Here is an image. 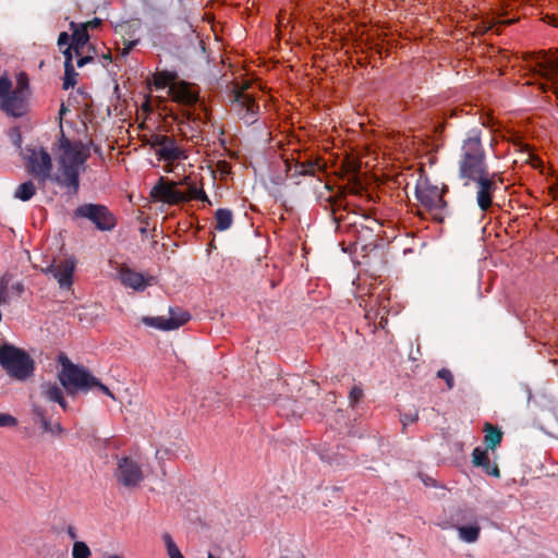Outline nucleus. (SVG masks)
Masks as SVG:
<instances>
[{
    "mask_svg": "<svg viewBox=\"0 0 558 558\" xmlns=\"http://www.w3.org/2000/svg\"><path fill=\"white\" fill-rule=\"evenodd\" d=\"M0 109L13 117H21L25 110V95L21 89H11L1 101Z\"/></svg>",
    "mask_w": 558,
    "mask_h": 558,
    "instance_id": "obj_18",
    "label": "nucleus"
},
{
    "mask_svg": "<svg viewBox=\"0 0 558 558\" xmlns=\"http://www.w3.org/2000/svg\"><path fill=\"white\" fill-rule=\"evenodd\" d=\"M104 59L107 60V61H110L111 57H110V54H104Z\"/></svg>",
    "mask_w": 558,
    "mask_h": 558,
    "instance_id": "obj_46",
    "label": "nucleus"
},
{
    "mask_svg": "<svg viewBox=\"0 0 558 558\" xmlns=\"http://www.w3.org/2000/svg\"><path fill=\"white\" fill-rule=\"evenodd\" d=\"M74 216L90 220L100 231H110L117 225L116 217L106 206L100 204L81 205L75 209Z\"/></svg>",
    "mask_w": 558,
    "mask_h": 558,
    "instance_id": "obj_8",
    "label": "nucleus"
},
{
    "mask_svg": "<svg viewBox=\"0 0 558 558\" xmlns=\"http://www.w3.org/2000/svg\"><path fill=\"white\" fill-rule=\"evenodd\" d=\"M92 551L86 543L82 541H76L73 544L72 548V558H89Z\"/></svg>",
    "mask_w": 558,
    "mask_h": 558,
    "instance_id": "obj_31",
    "label": "nucleus"
},
{
    "mask_svg": "<svg viewBox=\"0 0 558 558\" xmlns=\"http://www.w3.org/2000/svg\"><path fill=\"white\" fill-rule=\"evenodd\" d=\"M70 27L72 31V44L66 48H71V54L77 58V66L82 68L94 60V56L89 53L94 48L89 45V35L84 26L71 22Z\"/></svg>",
    "mask_w": 558,
    "mask_h": 558,
    "instance_id": "obj_11",
    "label": "nucleus"
},
{
    "mask_svg": "<svg viewBox=\"0 0 558 558\" xmlns=\"http://www.w3.org/2000/svg\"><path fill=\"white\" fill-rule=\"evenodd\" d=\"M362 396H363L362 389L360 387L354 386L350 390V395H349L350 402L352 404L357 403L360 401V399L362 398Z\"/></svg>",
    "mask_w": 558,
    "mask_h": 558,
    "instance_id": "obj_35",
    "label": "nucleus"
},
{
    "mask_svg": "<svg viewBox=\"0 0 558 558\" xmlns=\"http://www.w3.org/2000/svg\"><path fill=\"white\" fill-rule=\"evenodd\" d=\"M32 413L35 422L41 425L45 433L52 435H60L63 432L62 426L59 423L52 424L48 418L47 409L38 401H34L32 404Z\"/></svg>",
    "mask_w": 558,
    "mask_h": 558,
    "instance_id": "obj_19",
    "label": "nucleus"
},
{
    "mask_svg": "<svg viewBox=\"0 0 558 558\" xmlns=\"http://www.w3.org/2000/svg\"><path fill=\"white\" fill-rule=\"evenodd\" d=\"M28 86V80L27 76L24 73H21L17 77V86L15 89H21L23 92V95H25V90Z\"/></svg>",
    "mask_w": 558,
    "mask_h": 558,
    "instance_id": "obj_36",
    "label": "nucleus"
},
{
    "mask_svg": "<svg viewBox=\"0 0 558 558\" xmlns=\"http://www.w3.org/2000/svg\"><path fill=\"white\" fill-rule=\"evenodd\" d=\"M104 558H124V557L121 555H118V554H111V555L105 556Z\"/></svg>",
    "mask_w": 558,
    "mask_h": 558,
    "instance_id": "obj_45",
    "label": "nucleus"
},
{
    "mask_svg": "<svg viewBox=\"0 0 558 558\" xmlns=\"http://www.w3.org/2000/svg\"><path fill=\"white\" fill-rule=\"evenodd\" d=\"M280 558H288V557H287V556H282V557H280Z\"/></svg>",
    "mask_w": 558,
    "mask_h": 558,
    "instance_id": "obj_47",
    "label": "nucleus"
},
{
    "mask_svg": "<svg viewBox=\"0 0 558 558\" xmlns=\"http://www.w3.org/2000/svg\"><path fill=\"white\" fill-rule=\"evenodd\" d=\"M416 418H417V414L415 413L414 415H403L401 421H402L403 425H407V424L413 423L414 421H416Z\"/></svg>",
    "mask_w": 558,
    "mask_h": 558,
    "instance_id": "obj_40",
    "label": "nucleus"
},
{
    "mask_svg": "<svg viewBox=\"0 0 558 558\" xmlns=\"http://www.w3.org/2000/svg\"><path fill=\"white\" fill-rule=\"evenodd\" d=\"M58 173L53 180L61 186L76 193L80 186V174L85 171L86 161L90 157L87 145L81 141L69 140L63 132L58 141Z\"/></svg>",
    "mask_w": 558,
    "mask_h": 558,
    "instance_id": "obj_2",
    "label": "nucleus"
},
{
    "mask_svg": "<svg viewBox=\"0 0 558 558\" xmlns=\"http://www.w3.org/2000/svg\"><path fill=\"white\" fill-rule=\"evenodd\" d=\"M76 266V260L73 257L63 259H54L41 271L51 275L62 289H70L73 284V275Z\"/></svg>",
    "mask_w": 558,
    "mask_h": 558,
    "instance_id": "obj_13",
    "label": "nucleus"
},
{
    "mask_svg": "<svg viewBox=\"0 0 558 558\" xmlns=\"http://www.w3.org/2000/svg\"><path fill=\"white\" fill-rule=\"evenodd\" d=\"M472 462L475 466L482 468L487 475L500 477L499 468L490 461L487 449L476 447L472 452Z\"/></svg>",
    "mask_w": 558,
    "mask_h": 558,
    "instance_id": "obj_20",
    "label": "nucleus"
},
{
    "mask_svg": "<svg viewBox=\"0 0 558 558\" xmlns=\"http://www.w3.org/2000/svg\"><path fill=\"white\" fill-rule=\"evenodd\" d=\"M189 177L175 182L163 177L159 178L157 183L150 191V197L154 202H160L167 205H179L184 203L183 191L179 190V185L187 184Z\"/></svg>",
    "mask_w": 558,
    "mask_h": 558,
    "instance_id": "obj_7",
    "label": "nucleus"
},
{
    "mask_svg": "<svg viewBox=\"0 0 558 558\" xmlns=\"http://www.w3.org/2000/svg\"><path fill=\"white\" fill-rule=\"evenodd\" d=\"M41 395L46 401L57 402L63 396V391L57 384L49 383L41 386Z\"/></svg>",
    "mask_w": 558,
    "mask_h": 558,
    "instance_id": "obj_29",
    "label": "nucleus"
},
{
    "mask_svg": "<svg viewBox=\"0 0 558 558\" xmlns=\"http://www.w3.org/2000/svg\"><path fill=\"white\" fill-rule=\"evenodd\" d=\"M78 25L84 26L86 32H88V29L98 28L101 25V20L98 17H95L92 21H88L86 23H80Z\"/></svg>",
    "mask_w": 558,
    "mask_h": 558,
    "instance_id": "obj_37",
    "label": "nucleus"
},
{
    "mask_svg": "<svg viewBox=\"0 0 558 558\" xmlns=\"http://www.w3.org/2000/svg\"><path fill=\"white\" fill-rule=\"evenodd\" d=\"M190 319V314L186 312H182L179 315H175L171 312L169 317L157 316L149 317L145 316L142 318V322L149 327H154L160 330H174L184 325Z\"/></svg>",
    "mask_w": 558,
    "mask_h": 558,
    "instance_id": "obj_15",
    "label": "nucleus"
},
{
    "mask_svg": "<svg viewBox=\"0 0 558 558\" xmlns=\"http://www.w3.org/2000/svg\"><path fill=\"white\" fill-rule=\"evenodd\" d=\"M148 144L155 150L158 159L167 162V172L172 171L171 166L173 162L187 158L185 150L171 136L153 134L148 140Z\"/></svg>",
    "mask_w": 558,
    "mask_h": 558,
    "instance_id": "obj_6",
    "label": "nucleus"
},
{
    "mask_svg": "<svg viewBox=\"0 0 558 558\" xmlns=\"http://www.w3.org/2000/svg\"><path fill=\"white\" fill-rule=\"evenodd\" d=\"M169 558H184L179 547L169 534L162 536Z\"/></svg>",
    "mask_w": 558,
    "mask_h": 558,
    "instance_id": "obj_30",
    "label": "nucleus"
},
{
    "mask_svg": "<svg viewBox=\"0 0 558 558\" xmlns=\"http://www.w3.org/2000/svg\"><path fill=\"white\" fill-rule=\"evenodd\" d=\"M94 381L95 383H92L90 388H94V387L98 388L102 393H105L108 397H110L111 399L116 400L114 395L110 391V389L107 386L101 384L96 377H94Z\"/></svg>",
    "mask_w": 558,
    "mask_h": 558,
    "instance_id": "obj_34",
    "label": "nucleus"
},
{
    "mask_svg": "<svg viewBox=\"0 0 558 558\" xmlns=\"http://www.w3.org/2000/svg\"><path fill=\"white\" fill-rule=\"evenodd\" d=\"M66 111H68L66 107L62 104L61 108L59 110L60 118H62Z\"/></svg>",
    "mask_w": 558,
    "mask_h": 558,
    "instance_id": "obj_44",
    "label": "nucleus"
},
{
    "mask_svg": "<svg viewBox=\"0 0 558 558\" xmlns=\"http://www.w3.org/2000/svg\"><path fill=\"white\" fill-rule=\"evenodd\" d=\"M118 278L122 286L136 292L144 291L151 286L154 277L138 272L126 265H121L118 269Z\"/></svg>",
    "mask_w": 558,
    "mask_h": 558,
    "instance_id": "obj_14",
    "label": "nucleus"
},
{
    "mask_svg": "<svg viewBox=\"0 0 558 558\" xmlns=\"http://www.w3.org/2000/svg\"><path fill=\"white\" fill-rule=\"evenodd\" d=\"M485 444L487 445V448L495 450L496 447L501 442L502 440V433L500 429L494 427L492 424H486L485 428Z\"/></svg>",
    "mask_w": 558,
    "mask_h": 558,
    "instance_id": "obj_25",
    "label": "nucleus"
},
{
    "mask_svg": "<svg viewBox=\"0 0 558 558\" xmlns=\"http://www.w3.org/2000/svg\"><path fill=\"white\" fill-rule=\"evenodd\" d=\"M0 365L5 374L17 381H25L34 375L35 361L23 349L13 344H0Z\"/></svg>",
    "mask_w": 558,
    "mask_h": 558,
    "instance_id": "obj_3",
    "label": "nucleus"
},
{
    "mask_svg": "<svg viewBox=\"0 0 558 558\" xmlns=\"http://www.w3.org/2000/svg\"><path fill=\"white\" fill-rule=\"evenodd\" d=\"M169 95L174 101L184 106H194L198 101V92L193 85L183 81L171 84Z\"/></svg>",
    "mask_w": 558,
    "mask_h": 558,
    "instance_id": "obj_16",
    "label": "nucleus"
},
{
    "mask_svg": "<svg viewBox=\"0 0 558 558\" xmlns=\"http://www.w3.org/2000/svg\"><path fill=\"white\" fill-rule=\"evenodd\" d=\"M459 538L465 543H475L481 533V527L477 524L460 525L457 527Z\"/></svg>",
    "mask_w": 558,
    "mask_h": 558,
    "instance_id": "obj_26",
    "label": "nucleus"
},
{
    "mask_svg": "<svg viewBox=\"0 0 558 558\" xmlns=\"http://www.w3.org/2000/svg\"><path fill=\"white\" fill-rule=\"evenodd\" d=\"M135 45H136V41H131V43H129V44H128V46L123 48V50H122V54H123V56H126V54H128V53L133 49V47H134Z\"/></svg>",
    "mask_w": 558,
    "mask_h": 558,
    "instance_id": "obj_41",
    "label": "nucleus"
},
{
    "mask_svg": "<svg viewBox=\"0 0 558 558\" xmlns=\"http://www.w3.org/2000/svg\"><path fill=\"white\" fill-rule=\"evenodd\" d=\"M59 380L69 393L90 388L92 383H95L94 376L89 372L70 362L63 364Z\"/></svg>",
    "mask_w": 558,
    "mask_h": 558,
    "instance_id": "obj_9",
    "label": "nucleus"
},
{
    "mask_svg": "<svg viewBox=\"0 0 558 558\" xmlns=\"http://www.w3.org/2000/svg\"><path fill=\"white\" fill-rule=\"evenodd\" d=\"M177 74L170 71H161L154 75V85L156 88L170 87L171 84L177 83Z\"/></svg>",
    "mask_w": 558,
    "mask_h": 558,
    "instance_id": "obj_27",
    "label": "nucleus"
},
{
    "mask_svg": "<svg viewBox=\"0 0 558 558\" xmlns=\"http://www.w3.org/2000/svg\"><path fill=\"white\" fill-rule=\"evenodd\" d=\"M64 54V80H63V88L69 89L74 87L76 84L77 73L75 72L73 64V54H71V48H65L63 50Z\"/></svg>",
    "mask_w": 558,
    "mask_h": 558,
    "instance_id": "obj_21",
    "label": "nucleus"
},
{
    "mask_svg": "<svg viewBox=\"0 0 558 558\" xmlns=\"http://www.w3.org/2000/svg\"><path fill=\"white\" fill-rule=\"evenodd\" d=\"M457 169L463 186L476 185V203L482 211H487L493 205L497 184L487 165L482 129L475 128L465 134L458 153Z\"/></svg>",
    "mask_w": 558,
    "mask_h": 558,
    "instance_id": "obj_1",
    "label": "nucleus"
},
{
    "mask_svg": "<svg viewBox=\"0 0 558 558\" xmlns=\"http://www.w3.org/2000/svg\"><path fill=\"white\" fill-rule=\"evenodd\" d=\"M8 299V284L7 282L0 281V305L4 304Z\"/></svg>",
    "mask_w": 558,
    "mask_h": 558,
    "instance_id": "obj_39",
    "label": "nucleus"
},
{
    "mask_svg": "<svg viewBox=\"0 0 558 558\" xmlns=\"http://www.w3.org/2000/svg\"><path fill=\"white\" fill-rule=\"evenodd\" d=\"M535 70L547 80H554L558 76V54L539 52L535 57Z\"/></svg>",
    "mask_w": 558,
    "mask_h": 558,
    "instance_id": "obj_17",
    "label": "nucleus"
},
{
    "mask_svg": "<svg viewBox=\"0 0 558 558\" xmlns=\"http://www.w3.org/2000/svg\"><path fill=\"white\" fill-rule=\"evenodd\" d=\"M114 476L124 487L135 488L143 482L144 472L135 459L121 457L118 459Z\"/></svg>",
    "mask_w": 558,
    "mask_h": 558,
    "instance_id": "obj_12",
    "label": "nucleus"
},
{
    "mask_svg": "<svg viewBox=\"0 0 558 558\" xmlns=\"http://www.w3.org/2000/svg\"><path fill=\"white\" fill-rule=\"evenodd\" d=\"M185 185L187 186V191H183L184 203L190 201H202L211 205V202L209 201L205 191L202 187H197L195 184H192L190 182V179L187 180V184Z\"/></svg>",
    "mask_w": 558,
    "mask_h": 558,
    "instance_id": "obj_24",
    "label": "nucleus"
},
{
    "mask_svg": "<svg viewBox=\"0 0 558 558\" xmlns=\"http://www.w3.org/2000/svg\"><path fill=\"white\" fill-rule=\"evenodd\" d=\"M69 39H70V36L68 33L65 32H62L60 35H59V38H58V46L59 48L63 51L65 48L64 47H68L69 45Z\"/></svg>",
    "mask_w": 558,
    "mask_h": 558,
    "instance_id": "obj_38",
    "label": "nucleus"
},
{
    "mask_svg": "<svg viewBox=\"0 0 558 558\" xmlns=\"http://www.w3.org/2000/svg\"><path fill=\"white\" fill-rule=\"evenodd\" d=\"M233 105L246 124L256 122L259 106L255 101V93L250 84L233 90Z\"/></svg>",
    "mask_w": 558,
    "mask_h": 558,
    "instance_id": "obj_10",
    "label": "nucleus"
},
{
    "mask_svg": "<svg viewBox=\"0 0 558 558\" xmlns=\"http://www.w3.org/2000/svg\"><path fill=\"white\" fill-rule=\"evenodd\" d=\"M57 403H59V405L64 410L66 411L68 410V403L64 399V397L62 396L60 400L57 401Z\"/></svg>",
    "mask_w": 558,
    "mask_h": 558,
    "instance_id": "obj_42",
    "label": "nucleus"
},
{
    "mask_svg": "<svg viewBox=\"0 0 558 558\" xmlns=\"http://www.w3.org/2000/svg\"><path fill=\"white\" fill-rule=\"evenodd\" d=\"M318 169V165L312 160L296 162L294 165H290L288 167V172L290 177H300V175H314L316 170Z\"/></svg>",
    "mask_w": 558,
    "mask_h": 558,
    "instance_id": "obj_22",
    "label": "nucleus"
},
{
    "mask_svg": "<svg viewBox=\"0 0 558 558\" xmlns=\"http://www.w3.org/2000/svg\"><path fill=\"white\" fill-rule=\"evenodd\" d=\"M416 198L421 205L432 215V218L441 222L446 202L442 198V191L432 185L427 180H420L415 187Z\"/></svg>",
    "mask_w": 558,
    "mask_h": 558,
    "instance_id": "obj_5",
    "label": "nucleus"
},
{
    "mask_svg": "<svg viewBox=\"0 0 558 558\" xmlns=\"http://www.w3.org/2000/svg\"><path fill=\"white\" fill-rule=\"evenodd\" d=\"M24 163L26 171L43 185H45L48 180L53 179L51 175L52 159L50 154L44 147H26L24 153Z\"/></svg>",
    "mask_w": 558,
    "mask_h": 558,
    "instance_id": "obj_4",
    "label": "nucleus"
},
{
    "mask_svg": "<svg viewBox=\"0 0 558 558\" xmlns=\"http://www.w3.org/2000/svg\"><path fill=\"white\" fill-rule=\"evenodd\" d=\"M68 533H69V535H70V537H71V538H73V539H74V538L76 537V533H75V530H74L73 527H71V526H70V527L68 529Z\"/></svg>",
    "mask_w": 558,
    "mask_h": 558,
    "instance_id": "obj_43",
    "label": "nucleus"
},
{
    "mask_svg": "<svg viewBox=\"0 0 558 558\" xmlns=\"http://www.w3.org/2000/svg\"><path fill=\"white\" fill-rule=\"evenodd\" d=\"M233 223V215L230 209L219 208L215 213V228L218 231L228 230Z\"/></svg>",
    "mask_w": 558,
    "mask_h": 558,
    "instance_id": "obj_23",
    "label": "nucleus"
},
{
    "mask_svg": "<svg viewBox=\"0 0 558 558\" xmlns=\"http://www.w3.org/2000/svg\"><path fill=\"white\" fill-rule=\"evenodd\" d=\"M17 420L9 413H0V427H15Z\"/></svg>",
    "mask_w": 558,
    "mask_h": 558,
    "instance_id": "obj_33",
    "label": "nucleus"
},
{
    "mask_svg": "<svg viewBox=\"0 0 558 558\" xmlns=\"http://www.w3.org/2000/svg\"><path fill=\"white\" fill-rule=\"evenodd\" d=\"M35 193L36 186L34 183L32 181H26L16 187L14 197L20 201L27 202L35 195Z\"/></svg>",
    "mask_w": 558,
    "mask_h": 558,
    "instance_id": "obj_28",
    "label": "nucleus"
},
{
    "mask_svg": "<svg viewBox=\"0 0 558 558\" xmlns=\"http://www.w3.org/2000/svg\"><path fill=\"white\" fill-rule=\"evenodd\" d=\"M437 377L446 381L447 388L450 390L454 386L453 375L450 369L441 368L437 372Z\"/></svg>",
    "mask_w": 558,
    "mask_h": 558,
    "instance_id": "obj_32",
    "label": "nucleus"
}]
</instances>
